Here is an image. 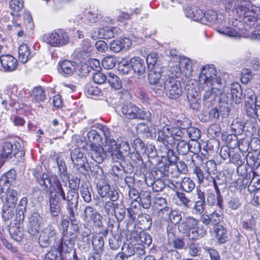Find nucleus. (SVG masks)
<instances>
[{"label": "nucleus", "instance_id": "obj_52", "mask_svg": "<svg viewBox=\"0 0 260 260\" xmlns=\"http://www.w3.org/2000/svg\"><path fill=\"white\" fill-rule=\"evenodd\" d=\"M139 240L141 245L145 247V246L148 247L152 243L151 237L147 233L142 232L139 234Z\"/></svg>", "mask_w": 260, "mask_h": 260}, {"label": "nucleus", "instance_id": "obj_3", "mask_svg": "<svg viewBox=\"0 0 260 260\" xmlns=\"http://www.w3.org/2000/svg\"><path fill=\"white\" fill-rule=\"evenodd\" d=\"M35 175L37 181L40 185L44 187L43 189H47L49 185L53 187L52 190L50 191L49 197L55 198L56 200L58 201H60V199L64 201L66 199V193L63 189L61 184L57 178H54L53 183L52 184L47 174L44 173L41 175L39 173L35 172Z\"/></svg>", "mask_w": 260, "mask_h": 260}, {"label": "nucleus", "instance_id": "obj_27", "mask_svg": "<svg viewBox=\"0 0 260 260\" xmlns=\"http://www.w3.org/2000/svg\"><path fill=\"white\" fill-rule=\"evenodd\" d=\"M0 62L2 67L7 71H13L16 69L17 60L10 55H2L0 56Z\"/></svg>", "mask_w": 260, "mask_h": 260}, {"label": "nucleus", "instance_id": "obj_55", "mask_svg": "<svg viewBox=\"0 0 260 260\" xmlns=\"http://www.w3.org/2000/svg\"><path fill=\"white\" fill-rule=\"evenodd\" d=\"M180 68H184L185 75L190 74L192 71V61L188 58H184L180 61Z\"/></svg>", "mask_w": 260, "mask_h": 260}, {"label": "nucleus", "instance_id": "obj_6", "mask_svg": "<svg viewBox=\"0 0 260 260\" xmlns=\"http://www.w3.org/2000/svg\"><path fill=\"white\" fill-rule=\"evenodd\" d=\"M123 116L129 119H144L150 121L151 114L148 110H144L133 103L123 105L121 107Z\"/></svg>", "mask_w": 260, "mask_h": 260}, {"label": "nucleus", "instance_id": "obj_44", "mask_svg": "<svg viewBox=\"0 0 260 260\" xmlns=\"http://www.w3.org/2000/svg\"><path fill=\"white\" fill-rule=\"evenodd\" d=\"M172 134L174 136V140L175 139L177 141L181 140L182 138L187 136V127H183L181 126L179 128L171 127Z\"/></svg>", "mask_w": 260, "mask_h": 260}, {"label": "nucleus", "instance_id": "obj_50", "mask_svg": "<svg viewBox=\"0 0 260 260\" xmlns=\"http://www.w3.org/2000/svg\"><path fill=\"white\" fill-rule=\"evenodd\" d=\"M116 206L117 204H115L112 201L106 202L103 208L104 215H113L115 212Z\"/></svg>", "mask_w": 260, "mask_h": 260}, {"label": "nucleus", "instance_id": "obj_38", "mask_svg": "<svg viewBox=\"0 0 260 260\" xmlns=\"http://www.w3.org/2000/svg\"><path fill=\"white\" fill-rule=\"evenodd\" d=\"M181 189L186 193H190L195 188V183L189 177H184L180 183Z\"/></svg>", "mask_w": 260, "mask_h": 260}, {"label": "nucleus", "instance_id": "obj_42", "mask_svg": "<svg viewBox=\"0 0 260 260\" xmlns=\"http://www.w3.org/2000/svg\"><path fill=\"white\" fill-rule=\"evenodd\" d=\"M154 203L156 207H161L162 208L159 210L158 214L161 215V214H169L170 208L167 206V201L166 199L162 197H156L154 200Z\"/></svg>", "mask_w": 260, "mask_h": 260}, {"label": "nucleus", "instance_id": "obj_9", "mask_svg": "<svg viewBox=\"0 0 260 260\" xmlns=\"http://www.w3.org/2000/svg\"><path fill=\"white\" fill-rule=\"evenodd\" d=\"M165 88L167 96L172 99L178 98L182 92L180 83L173 77L165 80Z\"/></svg>", "mask_w": 260, "mask_h": 260}, {"label": "nucleus", "instance_id": "obj_43", "mask_svg": "<svg viewBox=\"0 0 260 260\" xmlns=\"http://www.w3.org/2000/svg\"><path fill=\"white\" fill-rule=\"evenodd\" d=\"M31 98L36 102H43L45 99L44 91L41 87H37L33 89Z\"/></svg>", "mask_w": 260, "mask_h": 260}, {"label": "nucleus", "instance_id": "obj_12", "mask_svg": "<svg viewBox=\"0 0 260 260\" xmlns=\"http://www.w3.org/2000/svg\"><path fill=\"white\" fill-rule=\"evenodd\" d=\"M221 81V79H217L214 85H200L202 91L205 92L204 93V100L211 102L215 99L217 94L220 93V91L222 87Z\"/></svg>", "mask_w": 260, "mask_h": 260}, {"label": "nucleus", "instance_id": "obj_7", "mask_svg": "<svg viewBox=\"0 0 260 260\" xmlns=\"http://www.w3.org/2000/svg\"><path fill=\"white\" fill-rule=\"evenodd\" d=\"M42 40L53 47H61L69 43L67 34L62 29H57L50 33L44 34Z\"/></svg>", "mask_w": 260, "mask_h": 260}, {"label": "nucleus", "instance_id": "obj_64", "mask_svg": "<svg viewBox=\"0 0 260 260\" xmlns=\"http://www.w3.org/2000/svg\"><path fill=\"white\" fill-rule=\"evenodd\" d=\"M61 253L59 251L54 250L48 252L46 254L44 260H60Z\"/></svg>", "mask_w": 260, "mask_h": 260}, {"label": "nucleus", "instance_id": "obj_11", "mask_svg": "<svg viewBox=\"0 0 260 260\" xmlns=\"http://www.w3.org/2000/svg\"><path fill=\"white\" fill-rule=\"evenodd\" d=\"M56 236L55 228L51 225H47L42 230L39 238L40 246L43 248L47 247L52 241H55Z\"/></svg>", "mask_w": 260, "mask_h": 260}, {"label": "nucleus", "instance_id": "obj_56", "mask_svg": "<svg viewBox=\"0 0 260 260\" xmlns=\"http://www.w3.org/2000/svg\"><path fill=\"white\" fill-rule=\"evenodd\" d=\"M0 99L2 100V104L5 106L7 104H8L11 106L15 107L17 104L16 102H13L11 95L9 94L7 91L0 93Z\"/></svg>", "mask_w": 260, "mask_h": 260}, {"label": "nucleus", "instance_id": "obj_29", "mask_svg": "<svg viewBox=\"0 0 260 260\" xmlns=\"http://www.w3.org/2000/svg\"><path fill=\"white\" fill-rule=\"evenodd\" d=\"M230 94L234 103L236 104L241 103L242 91L241 86L239 83H235L231 84Z\"/></svg>", "mask_w": 260, "mask_h": 260}, {"label": "nucleus", "instance_id": "obj_22", "mask_svg": "<svg viewBox=\"0 0 260 260\" xmlns=\"http://www.w3.org/2000/svg\"><path fill=\"white\" fill-rule=\"evenodd\" d=\"M133 72L138 75L141 76L145 74L146 71V64L143 59L140 57H134L130 59Z\"/></svg>", "mask_w": 260, "mask_h": 260}, {"label": "nucleus", "instance_id": "obj_8", "mask_svg": "<svg viewBox=\"0 0 260 260\" xmlns=\"http://www.w3.org/2000/svg\"><path fill=\"white\" fill-rule=\"evenodd\" d=\"M216 70L214 65H206L201 69L199 76L200 85H214L216 79H220L217 77Z\"/></svg>", "mask_w": 260, "mask_h": 260}, {"label": "nucleus", "instance_id": "obj_2", "mask_svg": "<svg viewBox=\"0 0 260 260\" xmlns=\"http://www.w3.org/2000/svg\"><path fill=\"white\" fill-rule=\"evenodd\" d=\"M178 229L192 239H199L207 234V229L203 225H199L198 219L192 216L185 218L179 224Z\"/></svg>", "mask_w": 260, "mask_h": 260}, {"label": "nucleus", "instance_id": "obj_31", "mask_svg": "<svg viewBox=\"0 0 260 260\" xmlns=\"http://www.w3.org/2000/svg\"><path fill=\"white\" fill-rule=\"evenodd\" d=\"M76 63L68 60H63L61 62L58 69L59 73L66 75H71L75 70Z\"/></svg>", "mask_w": 260, "mask_h": 260}, {"label": "nucleus", "instance_id": "obj_20", "mask_svg": "<svg viewBox=\"0 0 260 260\" xmlns=\"http://www.w3.org/2000/svg\"><path fill=\"white\" fill-rule=\"evenodd\" d=\"M132 45L131 40L127 38H121L113 40L110 44V48L114 52H119L122 49H127Z\"/></svg>", "mask_w": 260, "mask_h": 260}, {"label": "nucleus", "instance_id": "obj_48", "mask_svg": "<svg viewBox=\"0 0 260 260\" xmlns=\"http://www.w3.org/2000/svg\"><path fill=\"white\" fill-rule=\"evenodd\" d=\"M221 209L218 211L215 210L211 214H210V217L211 221V225H217L222 220V214Z\"/></svg>", "mask_w": 260, "mask_h": 260}, {"label": "nucleus", "instance_id": "obj_60", "mask_svg": "<svg viewBox=\"0 0 260 260\" xmlns=\"http://www.w3.org/2000/svg\"><path fill=\"white\" fill-rule=\"evenodd\" d=\"M176 196L181 202L184 207L189 208L191 204V200L188 198L186 195L182 192H176Z\"/></svg>", "mask_w": 260, "mask_h": 260}, {"label": "nucleus", "instance_id": "obj_30", "mask_svg": "<svg viewBox=\"0 0 260 260\" xmlns=\"http://www.w3.org/2000/svg\"><path fill=\"white\" fill-rule=\"evenodd\" d=\"M101 39H109L120 32V29L117 27L105 26L100 28Z\"/></svg>", "mask_w": 260, "mask_h": 260}, {"label": "nucleus", "instance_id": "obj_62", "mask_svg": "<svg viewBox=\"0 0 260 260\" xmlns=\"http://www.w3.org/2000/svg\"><path fill=\"white\" fill-rule=\"evenodd\" d=\"M9 7L12 11L19 12L23 8L22 0H11L9 2Z\"/></svg>", "mask_w": 260, "mask_h": 260}, {"label": "nucleus", "instance_id": "obj_45", "mask_svg": "<svg viewBox=\"0 0 260 260\" xmlns=\"http://www.w3.org/2000/svg\"><path fill=\"white\" fill-rule=\"evenodd\" d=\"M88 141L91 144H96L102 141V137L100 133L95 130L91 129L87 134Z\"/></svg>", "mask_w": 260, "mask_h": 260}, {"label": "nucleus", "instance_id": "obj_23", "mask_svg": "<svg viewBox=\"0 0 260 260\" xmlns=\"http://www.w3.org/2000/svg\"><path fill=\"white\" fill-rule=\"evenodd\" d=\"M162 68L158 66H155L149 72L148 78L150 84L162 83L164 79L162 78Z\"/></svg>", "mask_w": 260, "mask_h": 260}, {"label": "nucleus", "instance_id": "obj_13", "mask_svg": "<svg viewBox=\"0 0 260 260\" xmlns=\"http://www.w3.org/2000/svg\"><path fill=\"white\" fill-rule=\"evenodd\" d=\"M122 250L129 258L135 255L138 257L143 256L145 252L142 245L131 242L124 243L122 246Z\"/></svg>", "mask_w": 260, "mask_h": 260}, {"label": "nucleus", "instance_id": "obj_4", "mask_svg": "<svg viewBox=\"0 0 260 260\" xmlns=\"http://www.w3.org/2000/svg\"><path fill=\"white\" fill-rule=\"evenodd\" d=\"M168 118L164 115L158 114L154 117L153 125L154 126H161L164 124L161 130L158 132L157 140L161 142L165 146H172L174 144V136L172 132L171 127L167 125L166 122Z\"/></svg>", "mask_w": 260, "mask_h": 260}, {"label": "nucleus", "instance_id": "obj_63", "mask_svg": "<svg viewBox=\"0 0 260 260\" xmlns=\"http://www.w3.org/2000/svg\"><path fill=\"white\" fill-rule=\"evenodd\" d=\"M242 205L241 200L237 197H232L228 203V208L232 210H236Z\"/></svg>", "mask_w": 260, "mask_h": 260}, {"label": "nucleus", "instance_id": "obj_39", "mask_svg": "<svg viewBox=\"0 0 260 260\" xmlns=\"http://www.w3.org/2000/svg\"><path fill=\"white\" fill-rule=\"evenodd\" d=\"M91 188L89 187V185L87 183L82 184L80 187L81 196L84 201L86 203H89L91 200Z\"/></svg>", "mask_w": 260, "mask_h": 260}, {"label": "nucleus", "instance_id": "obj_5", "mask_svg": "<svg viewBox=\"0 0 260 260\" xmlns=\"http://www.w3.org/2000/svg\"><path fill=\"white\" fill-rule=\"evenodd\" d=\"M17 191L13 189H8L7 193L1 197L3 202L2 217L5 220L12 219L14 215V209L17 201Z\"/></svg>", "mask_w": 260, "mask_h": 260}, {"label": "nucleus", "instance_id": "obj_28", "mask_svg": "<svg viewBox=\"0 0 260 260\" xmlns=\"http://www.w3.org/2000/svg\"><path fill=\"white\" fill-rule=\"evenodd\" d=\"M185 15L187 17L194 21H200L202 22L204 19V13L196 7H191L187 8Z\"/></svg>", "mask_w": 260, "mask_h": 260}, {"label": "nucleus", "instance_id": "obj_46", "mask_svg": "<svg viewBox=\"0 0 260 260\" xmlns=\"http://www.w3.org/2000/svg\"><path fill=\"white\" fill-rule=\"evenodd\" d=\"M122 243V239L118 235H114L109 239L110 248L114 250L118 249Z\"/></svg>", "mask_w": 260, "mask_h": 260}, {"label": "nucleus", "instance_id": "obj_17", "mask_svg": "<svg viewBox=\"0 0 260 260\" xmlns=\"http://www.w3.org/2000/svg\"><path fill=\"white\" fill-rule=\"evenodd\" d=\"M110 144L108 152L110 154L113 162H121L124 160L125 156L123 151L118 149L116 142L113 139H109Z\"/></svg>", "mask_w": 260, "mask_h": 260}, {"label": "nucleus", "instance_id": "obj_33", "mask_svg": "<svg viewBox=\"0 0 260 260\" xmlns=\"http://www.w3.org/2000/svg\"><path fill=\"white\" fill-rule=\"evenodd\" d=\"M247 164L253 169H257L260 166V152H248L246 155Z\"/></svg>", "mask_w": 260, "mask_h": 260}, {"label": "nucleus", "instance_id": "obj_57", "mask_svg": "<svg viewBox=\"0 0 260 260\" xmlns=\"http://www.w3.org/2000/svg\"><path fill=\"white\" fill-rule=\"evenodd\" d=\"M91 242L92 243V239L91 238H78L79 247L85 251L89 250Z\"/></svg>", "mask_w": 260, "mask_h": 260}, {"label": "nucleus", "instance_id": "obj_24", "mask_svg": "<svg viewBox=\"0 0 260 260\" xmlns=\"http://www.w3.org/2000/svg\"><path fill=\"white\" fill-rule=\"evenodd\" d=\"M92 52V47L88 40H83L80 47L77 48L75 54L79 59L84 58L89 56Z\"/></svg>", "mask_w": 260, "mask_h": 260}, {"label": "nucleus", "instance_id": "obj_34", "mask_svg": "<svg viewBox=\"0 0 260 260\" xmlns=\"http://www.w3.org/2000/svg\"><path fill=\"white\" fill-rule=\"evenodd\" d=\"M9 233L14 240L21 241L24 236L23 228L20 225L12 226L9 228Z\"/></svg>", "mask_w": 260, "mask_h": 260}, {"label": "nucleus", "instance_id": "obj_15", "mask_svg": "<svg viewBox=\"0 0 260 260\" xmlns=\"http://www.w3.org/2000/svg\"><path fill=\"white\" fill-rule=\"evenodd\" d=\"M79 182L80 180H78V184L76 183L72 187V183L70 182H69L71 188L67 192V194H66V199L64 200V201L66 202L67 206L71 207H78L79 196L76 188L79 187Z\"/></svg>", "mask_w": 260, "mask_h": 260}, {"label": "nucleus", "instance_id": "obj_40", "mask_svg": "<svg viewBox=\"0 0 260 260\" xmlns=\"http://www.w3.org/2000/svg\"><path fill=\"white\" fill-rule=\"evenodd\" d=\"M28 200L27 198L23 197L19 201L18 206L16 209L17 214L16 216L19 215V220H23L24 218V212L26 210V206L27 204Z\"/></svg>", "mask_w": 260, "mask_h": 260}, {"label": "nucleus", "instance_id": "obj_14", "mask_svg": "<svg viewBox=\"0 0 260 260\" xmlns=\"http://www.w3.org/2000/svg\"><path fill=\"white\" fill-rule=\"evenodd\" d=\"M42 222V217L36 212H33L28 218L27 231L31 235L35 236L38 234Z\"/></svg>", "mask_w": 260, "mask_h": 260}, {"label": "nucleus", "instance_id": "obj_61", "mask_svg": "<svg viewBox=\"0 0 260 260\" xmlns=\"http://www.w3.org/2000/svg\"><path fill=\"white\" fill-rule=\"evenodd\" d=\"M215 232L217 238L220 243H224L227 241L226 231L223 226L217 229Z\"/></svg>", "mask_w": 260, "mask_h": 260}, {"label": "nucleus", "instance_id": "obj_10", "mask_svg": "<svg viewBox=\"0 0 260 260\" xmlns=\"http://www.w3.org/2000/svg\"><path fill=\"white\" fill-rule=\"evenodd\" d=\"M71 158L74 168L80 172L86 171L88 162L85 154L79 148H75L71 152Z\"/></svg>", "mask_w": 260, "mask_h": 260}, {"label": "nucleus", "instance_id": "obj_47", "mask_svg": "<svg viewBox=\"0 0 260 260\" xmlns=\"http://www.w3.org/2000/svg\"><path fill=\"white\" fill-rule=\"evenodd\" d=\"M13 151V146L12 143L5 142L2 148V152L0 156L4 160V158H12V153Z\"/></svg>", "mask_w": 260, "mask_h": 260}, {"label": "nucleus", "instance_id": "obj_36", "mask_svg": "<svg viewBox=\"0 0 260 260\" xmlns=\"http://www.w3.org/2000/svg\"><path fill=\"white\" fill-rule=\"evenodd\" d=\"M151 193L149 191L142 190L140 193L139 201L141 203V206L144 209H148L151 205V200L150 197Z\"/></svg>", "mask_w": 260, "mask_h": 260}, {"label": "nucleus", "instance_id": "obj_37", "mask_svg": "<svg viewBox=\"0 0 260 260\" xmlns=\"http://www.w3.org/2000/svg\"><path fill=\"white\" fill-rule=\"evenodd\" d=\"M107 78V81L112 88L117 90L121 88L122 82L116 75L112 73H108Z\"/></svg>", "mask_w": 260, "mask_h": 260}, {"label": "nucleus", "instance_id": "obj_58", "mask_svg": "<svg viewBox=\"0 0 260 260\" xmlns=\"http://www.w3.org/2000/svg\"><path fill=\"white\" fill-rule=\"evenodd\" d=\"M177 150L179 154L186 155L190 150V147L186 142L181 141L177 144Z\"/></svg>", "mask_w": 260, "mask_h": 260}, {"label": "nucleus", "instance_id": "obj_26", "mask_svg": "<svg viewBox=\"0 0 260 260\" xmlns=\"http://www.w3.org/2000/svg\"><path fill=\"white\" fill-rule=\"evenodd\" d=\"M76 235L74 234H71V237L68 235H63L60 245L61 250L66 252H70L73 247L75 242Z\"/></svg>", "mask_w": 260, "mask_h": 260}, {"label": "nucleus", "instance_id": "obj_25", "mask_svg": "<svg viewBox=\"0 0 260 260\" xmlns=\"http://www.w3.org/2000/svg\"><path fill=\"white\" fill-rule=\"evenodd\" d=\"M145 182L148 186H151L153 190L155 192L161 191L166 185L161 179L155 180L152 174H150L146 177Z\"/></svg>", "mask_w": 260, "mask_h": 260}, {"label": "nucleus", "instance_id": "obj_41", "mask_svg": "<svg viewBox=\"0 0 260 260\" xmlns=\"http://www.w3.org/2000/svg\"><path fill=\"white\" fill-rule=\"evenodd\" d=\"M141 9L139 8H129L125 12H121L118 17V19L119 21L122 20H128L131 18L133 15H138L140 14Z\"/></svg>", "mask_w": 260, "mask_h": 260}, {"label": "nucleus", "instance_id": "obj_53", "mask_svg": "<svg viewBox=\"0 0 260 260\" xmlns=\"http://www.w3.org/2000/svg\"><path fill=\"white\" fill-rule=\"evenodd\" d=\"M116 62V59L114 57L107 56L102 60V66L105 69L110 70L115 67Z\"/></svg>", "mask_w": 260, "mask_h": 260}, {"label": "nucleus", "instance_id": "obj_35", "mask_svg": "<svg viewBox=\"0 0 260 260\" xmlns=\"http://www.w3.org/2000/svg\"><path fill=\"white\" fill-rule=\"evenodd\" d=\"M30 51L26 44L22 43L18 49V59L22 63H26L30 57Z\"/></svg>", "mask_w": 260, "mask_h": 260}, {"label": "nucleus", "instance_id": "obj_19", "mask_svg": "<svg viewBox=\"0 0 260 260\" xmlns=\"http://www.w3.org/2000/svg\"><path fill=\"white\" fill-rule=\"evenodd\" d=\"M207 202L209 206L217 205L221 210L223 209V197L220 191L209 190L207 194Z\"/></svg>", "mask_w": 260, "mask_h": 260}, {"label": "nucleus", "instance_id": "obj_51", "mask_svg": "<svg viewBox=\"0 0 260 260\" xmlns=\"http://www.w3.org/2000/svg\"><path fill=\"white\" fill-rule=\"evenodd\" d=\"M132 161L136 165L137 167L142 168L144 166V162L142 157L140 156L138 151L133 152L128 156Z\"/></svg>", "mask_w": 260, "mask_h": 260}, {"label": "nucleus", "instance_id": "obj_21", "mask_svg": "<svg viewBox=\"0 0 260 260\" xmlns=\"http://www.w3.org/2000/svg\"><path fill=\"white\" fill-rule=\"evenodd\" d=\"M223 20V16L221 14H218L213 10H208L204 13V19L202 23L206 24H218L221 23Z\"/></svg>", "mask_w": 260, "mask_h": 260}, {"label": "nucleus", "instance_id": "obj_1", "mask_svg": "<svg viewBox=\"0 0 260 260\" xmlns=\"http://www.w3.org/2000/svg\"><path fill=\"white\" fill-rule=\"evenodd\" d=\"M234 8L239 19H233L229 27H221L217 31L230 37L247 35V32L260 20V8L253 5L249 1L237 0Z\"/></svg>", "mask_w": 260, "mask_h": 260}, {"label": "nucleus", "instance_id": "obj_16", "mask_svg": "<svg viewBox=\"0 0 260 260\" xmlns=\"http://www.w3.org/2000/svg\"><path fill=\"white\" fill-rule=\"evenodd\" d=\"M89 155L92 159L98 164H101L107 157L106 152L100 144H91L89 146Z\"/></svg>", "mask_w": 260, "mask_h": 260}, {"label": "nucleus", "instance_id": "obj_18", "mask_svg": "<svg viewBox=\"0 0 260 260\" xmlns=\"http://www.w3.org/2000/svg\"><path fill=\"white\" fill-rule=\"evenodd\" d=\"M216 165L215 162L213 160H209L206 164L207 172L204 173L203 171L199 167H196L193 169V173L196 174L198 183L199 184H204L205 183V180H207L209 182V177L208 175H210V172L212 171H210V167L212 168L213 170H214L216 168Z\"/></svg>", "mask_w": 260, "mask_h": 260}, {"label": "nucleus", "instance_id": "obj_59", "mask_svg": "<svg viewBox=\"0 0 260 260\" xmlns=\"http://www.w3.org/2000/svg\"><path fill=\"white\" fill-rule=\"evenodd\" d=\"M253 28L247 32V35H243L241 37L250 38L251 39L260 41V25H258L255 30Z\"/></svg>", "mask_w": 260, "mask_h": 260}, {"label": "nucleus", "instance_id": "obj_54", "mask_svg": "<svg viewBox=\"0 0 260 260\" xmlns=\"http://www.w3.org/2000/svg\"><path fill=\"white\" fill-rule=\"evenodd\" d=\"M96 186L98 188V191L100 196L102 198H105L110 186L104 182H102V183L100 182H97Z\"/></svg>", "mask_w": 260, "mask_h": 260}, {"label": "nucleus", "instance_id": "obj_32", "mask_svg": "<svg viewBox=\"0 0 260 260\" xmlns=\"http://www.w3.org/2000/svg\"><path fill=\"white\" fill-rule=\"evenodd\" d=\"M48 203L49 205V213L52 217H57L60 212V201L56 200L55 198L48 197Z\"/></svg>", "mask_w": 260, "mask_h": 260}, {"label": "nucleus", "instance_id": "obj_49", "mask_svg": "<svg viewBox=\"0 0 260 260\" xmlns=\"http://www.w3.org/2000/svg\"><path fill=\"white\" fill-rule=\"evenodd\" d=\"M209 178V182L208 184L210 183L213 185L215 189V191H220L219 188V186L222 185L224 184V181L221 179L219 176H216L215 178L212 177L211 175H208Z\"/></svg>", "mask_w": 260, "mask_h": 260}]
</instances>
